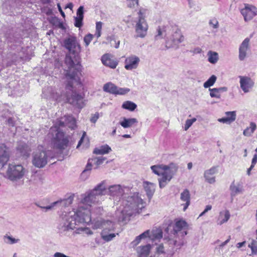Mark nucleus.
I'll return each instance as SVG.
<instances>
[{"label": "nucleus", "mask_w": 257, "mask_h": 257, "mask_svg": "<svg viewBox=\"0 0 257 257\" xmlns=\"http://www.w3.org/2000/svg\"><path fill=\"white\" fill-rule=\"evenodd\" d=\"M64 47L67 49L70 53L74 54V59L69 55H66L65 63L68 66L65 77L76 81H79V76L81 70V66L79 63L78 54L81 51V47L79 43L74 36H70L64 40Z\"/></svg>", "instance_id": "nucleus-1"}, {"label": "nucleus", "mask_w": 257, "mask_h": 257, "mask_svg": "<svg viewBox=\"0 0 257 257\" xmlns=\"http://www.w3.org/2000/svg\"><path fill=\"white\" fill-rule=\"evenodd\" d=\"M68 126L74 129L76 125L75 119L72 116H64L57 120L54 126L51 127L49 134L51 136V143L54 148L65 149L68 145L69 140L60 127Z\"/></svg>", "instance_id": "nucleus-2"}, {"label": "nucleus", "mask_w": 257, "mask_h": 257, "mask_svg": "<svg viewBox=\"0 0 257 257\" xmlns=\"http://www.w3.org/2000/svg\"><path fill=\"white\" fill-rule=\"evenodd\" d=\"M80 207L76 211L73 210L68 213L63 214L61 217L58 228L61 231H66L73 229L79 223H89L91 221L90 212L88 210L84 209L82 212Z\"/></svg>", "instance_id": "nucleus-3"}, {"label": "nucleus", "mask_w": 257, "mask_h": 257, "mask_svg": "<svg viewBox=\"0 0 257 257\" xmlns=\"http://www.w3.org/2000/svg\"><path fill=\"white\" fill-rule=\"evenodd\" d=\"M123 208L117 210L116 214L118 221H123L136 213H140L145 206V202L139 196V193H134L123 201Z\"/></svg>", "instance_id": "nucleus-4"}, {"label": "nucleus", "mask_w": 257, "mask_h": 257, "mask_svg": "<svg viewBox=\"0 0 257 257\" xmlns=\"http://www.w3.org/2000/svg\"><path fill=\"white\" fill-rule=\"evenodd\" d=\"M66 78L68 81L66 86L67 93L63 95L59 94L57 92L53 90L51 93V98L57 102H67L78 108L83 107L84 105L83 97L81 95L77 94L75 91H74L72 87L73 83H79L80 79L79 81H76L74 80L67 78L66 77Z\"/></svg>", "instance_id": "nucleus-5"}, {"label": "nucleus", "mask_w": 257, "mask_h": 257, "mask_svg": "<svg viewBox=\"0 0 257 257\" xmlns=\"http://www.w3.org/2000/svg\"><path fill=\"white\" fill-rule=\"evenodd\" d=\"M107 188L105 181H102L97 185L93 189L86 192L81 195L80 205L78 208L82 207V212L84 209L90 210L87 208L99 201V197L106 194Z\"/></svg>", "instance_id": "nucleus-6"}, {"label": "nucleus", "mask_w": 257, "mask_h": 257, "mask_svg": "<svg viewBox=\"0 0 257 257\" xmlns=\"http://www.w3.org/2000/svg\"><path fill=\"white\" fill-rule=\"evenodd\" d=\"M42 149V146H39L32 154V164L38 168H44L52 158L49 151L44 150Z\"/></svg>", "instance_id": "nucleus-7"}, {"label": "nucleus", "mask_w": 257, "mask_h": 257, "mask_svg": "<svg viewBox=\"0 0 257 257\" xmlns=\"http://www.w3.org/2000/svg\"><path fill=\"white\" fill-rule=\"evenodd\" d=\"M26 169L21 165L10 164L7 171L6 175L10 180L17 181L25 175Z\"/></svg>", "instance_id": "nucleus-8"}, {"label": "nucleus", "mask_w": 257, "mask_h": 257, "mask_svg": "<svg viewBox=\"0 0 257 257\" xmlns=\"http://www.w3.org/2000/svg\"><path fill=\"white\" fill-rule=\"evenodd\" d=\"M138 14L139 17L135 26L136 35L138 37L144 38L147 34L148 25L141 11Z\"/></svg>", "instance_id": "nucleus-9"}, {"label": "nucleus", "mask_w": 257, "mask_h": 257, "mask_svg": "<svg viewBox=\"0 0 257 257\" xmlns=\"http://www.w3.org/2000/svg\"><path fill=\"white\" fill-rule=\"evenodd\" d=\"M178 167L174 163L169 164V169L165 171L161 175L162 177L159 179V186L161 188L165 187L167 184L172 179L173 176L178 170Z\"/></svg>", "instance_id": "nucleus-10"}, {"label": "nucleus", "mask_w": 257, "mask_h": 257, "mask_svg": "<svg viewBox=\"0 0 257 257\" xmlns=\"http://www.w3.org/2000/svg\"><path fill=\"white\" fill-rule=\"evenodd\" d=\"M188 225L187 223L183 219L176 220L173 228V234L175 235H180L183 237L187 234Z\"/></svg>", "instance_id": "nucleus-11"}, {"label": "nucleus", "mask_w": 257, "mask_h": 257, "mask_svg": "<svg viewBox=\"0 0 257 257\" xmlns=\"http://www.w3.org/2000/svg\"><path fill=\"white\" fill-rule=\"evenodd\" d=\"M240 13L244 21L248 22L257 15V8L254 6L246 4H244V8L240 10Z\"/></svg>", "instance_id": "nucleus-12"}, {"label": "nucleus", "mask_w": 257, "mask_h": 257, "mask_svg": "<svg viewBox=\"0 0 257 257\" xmlns=\"http://www.w3.org/2000/svg\"><path fill=\"white\" fill-rule=\"evenodd\" d=\"M250 39L246 38L240 44L239 47L238 59L243 61L246 58L248 52L250 50Z\"/></svg>", "instance_id": "nucleus-13"}, {"label": "nucleus", "mask_w": 257, "mask_h": 257, "mask_svg": "<svg viewBox=\"0 0 257 257\" xmlns=\"http://www.w3.org/2000/svg\"><path fill=\"white\" fill-rule=\"evenodd\" d=\"M140 62V58L135 55H131L125 58L124 68L127 70H132L137 69Z\"/></svg>", "instance_id": "nucleus-14"}, {"label": "nucleus", "mask_w": 257, "mask_h": 257, "mask_svg": "<svg viewBox=\"0 0 257 257\" xmlns=\"http://www.w3.org/2000/svg\"><path fill=\"white\" fill-rule=\"evenodd\" d=\"M114 222L109 220H98L94 224V228L95 229L102 228V231L107 232V231L113 230L115 228Z\"/></svg>", "instance_id": "nucleus-15"}, {"label": "nucleus", "mask_w": 257, "mask_h": 257, "mask_svg": "<svg viewBox=\"0 0 257 257\" xmlns=\"http://www.w3.org/2000/svg\"><path fill=\"white\" fill-rule=\"evenodd\" d=\"M73 196H70L65 200H58L52 203L50 205L47 206H42L37 204V206L41 209H45L46 211L53 209L56 205H60L62 206H67L72 203Z\"/></svg>", "instance_id": "nucleus-16"}, {"label": "nucleus", "mask_w": 257, "mask_h": 257, "mask_svg": "<svg viewBox=\"0 0 257 257\" xmlns=\"http://www.w3.org/2000/svg\"><path fill=\"white\" fill-rule=\"evenodd\" d=\"M239 78L240 87L244 93L249 92V89H250L254 84L253 81L249 77L246 76H239Z\"/></svg>", "instance_id": "nucleus-17"}, {"label": "nucleus", "mask_w": 257, "mask_h": 257, "mask_svg": "<svg viewBox=\"0 0 257 257\" xmlns=\"http://www.w3.org/2000/svg\"><path fill=\"white\" fill-rule=\"evenodd\" d=\"M76 17H74V26L79 29L83 26V20L84 18V7L80 6L77 10Z\"/></svg>", "instance_id": "nucleus-18"}, {"label": "nucleus", "mask_w": 257, "mask_h": 257, "mask_svg": "<svg viewBox=\"0 0 257 257\" xmlns=\"http://www.w3.org/2000/svg\"><path fill=\"white\" fill-rule=\"evenodd\" d=\"M124 190L120 185H113L110 186L107 190L106 193L111 196H120L123 193Z\"/></svg>", "instance_id": "nucleus-19"}, {"label": "nucleus", "mask_w": 257, "mask_h": 257, "mask_svg": "<svg viewBox=\"0 0 257 257\" xmlns=\"http://www.w3.org/2000/svg\"><path fill=\"white\" fill-rule=\"evenodd\" d=\"M151 248L152 245L150 244L138 246L136 249L138 256L148 257L150 254Z\"/></svg>", "instance_id": "nucleus-20"}, {"label": "nucleus", "mask_w": 257, "mask_h": 257, "mask_svg": "<svg viewBox=\"0 0 257 257\" xmlns=\"http://www.w3.org/2000/svg\"><path fill=\"white\" fill-rule=\"evenodd\" d=\"M216 167H213L206 170L204 173V177L205 181L210 184H213L215 182V177L214 175L216 173Z\"/></svg>", "instance_id": "nucleus-21"}, {"label": "nucleus", "mask_w": 257, "mask_h": 257, "mask_svg": "<svg viewBox=\"0 0 257 257\" xmlns=\"http://www.w3.org/2000/svg\"><path fill=\"white\" fill-rule=\"evenodd\" d=\"M9 154L7 149L4 145H0V169L6 164L9 160Z\"/></svg>", "instance_id": "nucleus-22"}, {"label": "nucleus", "mask_w": 257, "mask_h": 257, "mask_svg": "<svg viewBox=\"0 0 257 257\" xmlns=\"http://www.w3.org/2000/svg\"><path fill=\"white\" fill-rule=\"evenodd\" d=\"M183 36L179 30H176L171 35L170 39L172 44L170 45L169 47L177 45L183 41Z\"/></svg>", "instance_id": "nucleus-23"}, {"label": "nucleus", "mask_w": 257, "mask_h": 257, "mask_svg": "<svg viewBox=\"0 0 257 257\" xmlns=\"http://www.w3.org/2000/svg\"><path fill=\"white\" fill-rule=\"evenodd\" d=\"M102 63L106 66L114 69L118 64L117 62L110 58L109 54L104 55L101 58Z\"/></svg>", "instance_id": "nucleus-24"}, {"label": "nucleus", "mask_w": 257, "mask_h": 257, "mask_svg": "<svg viewBox=\"0 0 257 257\" xmlns=\"http://www.w3.org/2000/svg\"><path fill=\"white\" fill-rule=\"evenodd\" d=\"M143 186L146 192L148 197L149 199H151L155 191V184L153 183L145 181L143 183Z\"/></svg>", "instance_id": "nucleus-25"}, {"label": "nucleus", "mask_w": 257, "mask_h": 257, "mask_svg": "<svg viewBox=\"0 0 257 257\" xmlns=\"http://www.w3.org/2000/svg\"><path fill=\"white\" fill-rule=\"evenodd\" d=\"M230 214L229 210H224L220 211L217 220V224L218 225H222L226 222L230 218Z\"/></svg>", "instance_id": "nucleus-26"}, {"label": "nucleus", "mask_w": 257, "mask_h": 257, "mask_svg": "<svg viewBox=\"0 0 257 257\" xmlns=\"http://www.w3.org/2000/svg\"><path fill=\"white\" fill-rule=\"evenodd\" d=\"M229 189L231 197H234L238 194L242 193L243 190L241 185L239 184L236 185L234 182L231 184Z\"/></svg>", "instance_id": "nucleus-27"}, {"label": "nucleus", "mask_w": 257, "mask_h": 257, "mask_svg": "<svg viewBox=\"0 0 257 257\" xmlns=\"http://www.w3.org/2000/svg\"><path fill=\"white\" fill-rule=\"evenodd\" d=\"M180 199L182 201L185 202L183 204L184 205L183 210L185 211L188 208L190 202V195L188 190L185 189L181 193Z\"/></svg>", "instance_id": "nucleus-28"}, {"label": "nucleus", "mask_w": 257, "mask_h": 257, "mask_svg": "<svg viewBox=\"0 0 257 257\" xmlns=\"http://www.w3.org/2000/svg\"><path fill=\"white\" fill-rule=\"evenodd\" d=\"M169 165H154L151 166V168L153 172L155 174L160 176L164 173L165 171L169 169Z\"/></svg>", "instance_id": "nucleus-29"}, {"label": "nucleus", "mask_w": 257, "mask_h": 257, "mask_svg": "<svg viewBox=\"0 0 257 257\" xmlns=\"http://www.w3.org/2000/svg\"><path fill=\"white\" fill-rule=\"evenodd\" d=\"M163 237V231L160 228H153L150 231V239L154 241L159 240Z\"/></svg>", "instance_id": "nucleus-30"}, {"label": "nucleus", "mask_w": 257, "mask_h": 257, "mask_svg": "<svg viewBox=\"0 0 257 257\" xmlns=\"http://www.w3.org/2000/svg\"><path fill=\"white\" fill-rule=\"evenodd\" d=\"M18 151L21 155L24 157H28L31 151L29 146L26 144L21 143L17 147Z\"/></svg>", "instance_id": "nucleus-31"}, {"label": "nucleus", "mask_w": 257, "mask_h": 257, "mask_svg": "<svg viewBox=\"0 0 257 257\" xmlns=\"http://www.w3.org/2000/svg\"><path fill=\"white\" fill-rule=\"evenodd\" d=\"M226 115H230V117H225L218 119L219 122L226 123H230L235 120V111H227L225 112Z\"/></svg>", "instance_id": "nucleus-32"}, {"label": "nucleus", "mask_w": 257, "mask_h": 257, "mask_svg": "<svg viewBox=\"0 0 257 257\" xmlns=\"http://www.w3.org/2000/svg\"><path fill=\"white\" fill-rule=\"evenodd\" d=\"M137 122L138 120L135 118H126L124 117L123 120L119 122V124L125 128L131 127L134 124Z\"/></svg>", "instance_id": "nucleus-33"}, {"label": "nucleus", "mask_w": 257, "mask_h": 257, "mask_svg": "<svg viewBox=\"0 0 257 257\" xmlns=\"http://www.w3.org/2000/svg\"><path fill=\"white\" fill-rule=\"evenodd\" d=\"M111 151L110 147L107 145H105L95 148L93 151V153L96 155H103L109 153Z\"/></svg>", "instance_id": "nucleus-34"}, {"label": "nucleus", "mask_w": 257, "mask_h": 257, "mask_svg": "<svg viewBox=\"0 0 257 257\" xmlns=\"http://www.w3.org/2000/svg\"><path fill=\"white\" fill-rule=\"evenodd\" d=\"M116 89L117 86L111 82L106 83L103 87V90L104 91L114 95L115 94Z\"/></svg>", "instance_id": "nucleus-35"}, {"label": "nucleus", "mask_w": 257, "mask_h": 257, "mask_svg": "<svg viewBox=\"0 0 257 257\" xmlns=\"http://www.w3.org/2000/svg\"><path fill=\"white\" fill-rule=\"evenodd\" d=\"M256 128V124L253 122H251L249 124V126L243 131V135L246 137H250Z\"/></svg>", "instance_id": "nucleus-36"}, {"label": "nucleus", "mask_w": 257, "mask_h": 257, "mask_svg": "<svg viewBox=\"0 0 257 257\" xmlns=\"http://www.w3.org/2000/svg\"><path fill=\"white\" fill-rule=\"evenodd\" d=\"M92 163H93L91 162V159H89L85 169L84 170L81 175V177L83 180L86 179L89 176V171L92 169Z\"/></svg>", "instance_id": "nucleus-37"}, {"label": "nucleus", "mask_w": 257, "mask_h": 257, "mask_svg": "<svg viewBox=\"0 0 257 257\" xmlns=\"http://www.w3.org/2000/svg\"><path fill=\"white\" fill-rule=\"evenodd\" d=\"M122 108L125 109H127L130 111H134L137 107V105L134 102L131 101H124L122 106Z\"/></svg>", "instance_id": "nucleus-38"}, {"label": "nucleus", "mask_w": 257, "mask_h": 257, "mask_svg": "<svg viewBox=\"0 0 257 257\" xmlns=\"http://www.w3.org/2000/svg\"><path fill=\"white\" fill-rule=\"evenodd\" d=\"M91 159V162L95 166L94 169H97L98 167L102 164L103 162L106 160V158L103 157H96Z\"/></svg>", "instance_id": "nucleus-39"}, {"label": "nucleus", "mask_w": 257, "mask_h": 257, "mask_svg": "<svg viewBox=\"0 0 257 257\" xmlns=\"http://www.w3.org/2000/svg\"><path fill=\"white\" fill-rule=\"evenodd\" d=\"M208 61L212 64H215L218 60V54L215 52L209 51L208 53Z\"/></svg>", "instance_id": "nucleus-40"}, {"label": "nucleus", "mask_w": 257, "mask_h": 257, "mask_svg": "<svg viewBox=\"0 0 257 257\" xmlns=\"http://www.w3.org/2000/svg\"><path fill=\"white\" fill-rule=\"evenodd\" d=\"M217 77L215 75H212L204 83L203 86L205 88H208L212 86L216 80Z\"/></svg>", "instance_id": "nucleus-41"}, {"label": "nucleus", "mask_w": 257, "mask_h": 257, "mask_svg": "<svg viewBox=\"0 0 257 257\" xmlns=\"http://www.w3.org/2000/svg\"><path fill=\"white\" fill-rule=\"evenodd\" d=\"M4 241L7 244H12L18 242L19 239L13 238L11 236L6 235L4 236Z\"/></svg>", "instance_id": "nucleus-42"}, {"label": "nucleus", "mask_w": 257, "mask_h": 257, "mask_svg": "<svg viewBox=\"0 0 257 257\" xmlns=\"http://www.w3.org/2000/svg\"><path fill=\"white\" fill-rule=\"evenodd\" d=\"M106 232H107L102 231L101 233V238L106 241H110L115 236V234L114 233L106 234Z\"/></svg>", "instance_id": "nucleus-43"}, {"label": "nucleus", "mask_w": 257, "mask_h": 257, "mask_svg": "<svg viewBox=\"0 0 257 257\" xmlns=\"http://www.w3.org/2000/svg\"><path fill=\"white\" fill-rule=\"evenodd\" d=\"M248 247L251 250L252 254H257V241L252 239L251 242L248 245Z\"/></svg>", "instance_id": "nucleus-44"}, {"label": "nucleus", "mask_w": 257, "mask_h": 257, "mask_svg": "<svg viewBox=\"0 0 257 257\" xmlns=\"http://www.w3.org/2000/svg\"><path fill=\"white\" fill-rule=\"evenodd\" d=\"M209 90L210 91V95L211 97H215L216 98H220L221 95L219 93L218 90L217 89V88H209Z\"/></svg>", "instance_id": "nucleus-45"}, {"label": "nucleus", "mask_w": 257, "mask_h": 257, "mask_svg": "<svg viewBox=\"0 0 257 257\" xmlns=\"http://www.w3.org/2000/svg\"><path fill=\"white\" fill-rule=\"evenodd\" d=\"M169 244L176 247L177 249H179L183 246L184 243L183 241H178L176 239H170Z\"/></svg>", "instance_id": "nucleus-46"}, {"label": "nucleus", "mask_w": 257, "mask_h": 257, "mask_svg": "<svg viewBox=\"0 0 257 257\" xmlns=\"http://www.w3.org/2000/svg\"><path fill=\"white\" fill-rule=\"evenodd\" d=\"M130 91L128 88H121L117 86L115 95H124Z\"/></svg>", "instance_id": "nucleus-47"}, {"label": "nucleus", "mask_w": 257, "mask_h": 257, "mask_svg": "<svg viewBox=\"0 0 257 257\" xmlns=\"http://www.w3.org/2000/svg\"><path fill=\"white\" fill-rule=\"evenodd\" d=\"M155 250V253L157 255H160L165 253L164 246L163 243L157 244Z\"/></svg>", "instance_id": "nucleus-48"}, {"label": "nucleus", "mask_w": 257, "mask_h": 257, "mask_svg": "<svg viewBox=\"0 0 257 257\" xmlns=\"http://www.w3.org/2000/svg\"><path fill=\"white\" fill-rule=\"evenodd\" d=\"M107 40L108 41H110V43L112 46L113 45V44H112V41H113L114 42V45H113V46L115 48H118L119 47L120 41H116L114 36L108 37L107 38Z\"/></svg>", "instance_id": "nucleus-49"}, {"label": "nucleus", "mask_w": 257, "mask_h": 257, "mask_svg": "<svg viewBox=\"0 0 257 257\" xmlns=\"http://www.w3.org/2000/svg\"><path fill=\"white\" fill-rule=\"evenodd\" d=\"M196 121V118H193L190 119H187L185 122V124L184 125V130L187 131L192 125V124Z\"/></svg>", "instance_id": "nucleus-50"}, {"label": "nucleus", "mask_w": 257, "mask_h": 257, "mask_svg": "<svg viewBox=\"0 0 257 257\" xmlns=\"http://www.w3.org/2000/svg\"><path fill=\"white\" fill-rule=\"evenodd\" d=\"M127 6L130 8H135L138 5V0H126Z\"/></svg>", "instance_id": "nucleus-51"}, {"label": "nucleus", "mask_w": 257, "mask_h": 257, "mask_svg": "<svg viewBox=\"0 0 257 257\" xmlns=\"http://www.w3.org/2000/svg\"><path fill=\"white\" fill-rule=\"evenodd\" d=\"M157 34L155 36V39H158L161 38L163 37V34L165 32L164 28H161L160 27H159L157 30Z\"/></svg>", "instance_id": "nucleus-52"}, {"label": "nucleus", "mask_w": 257, "mask_h": 257, "mask_svg": "<svg viewBox=\"0 0 257 257\" xmlns=\"http://www.w3.org/2000/svg\"><path fill=\"white\" fill-rule=\"evenodd\" d=\"M93 37V36L91 34H89L84 37V42L86 46H88L89 45L90 42L92 40Z\"/></svg>", "instance_id": "nucleus-53"}, {"label": "nucleus", "mask_w": 257, "mask_h": 257, "mask_svg": "<svg viewBox=\"0 0 257 257\" xmlns=\"http://www.w3.org/2000/svg\"><path fill=\"white\" fill-rule=\"evenodd\" d=\"M209 24L214 29H217L219 27L218 22L216 19L210 20Z\"/></svg>", "instance_id": "nucleus-54"}, {"label": "nucleus", "mask_w": 257, "mask_h": 257, "mask_svg": "<svg viewBox=\"0 0 257 257\" xmlns=\"http://www.w3.org/2000/svg\"><path fill=\"white\" fill-rule=\"evenodd\" d=\"M139 235L140 236L142 239H145L148 237L150 239V230H147Z\"/></svg>", "instance_id": "nucleus-55"}, {"label": "nucleus", "mask_w": 257, "mask_h": 257, "mask_svg": "<svg viewBox=\"0 0 257 257\" xmlns=\"http://www.w3.org/2000/svg\"><path fill=\"white\" fill-rule=\"evenodd\" d=\"M142 238H141L140 235H138L136 237L135 240L133 241L131 244L134 246H137L141 241Z\"/></svg>", "instance_id": "nucleus-56"}, {"label": "nucleus", "mask_w": 257, "mask_h": 257, "mask_svg": "<svg viewBox=\"0 0 257 257\" xmlns=\"http://www.w3.org/2000/svg\"><path fill=\"white\" fill-rule=\"evenodd\" d=\"M78 232L80 233V231H85L86 233L88 234H92V232L88 228H79L78 229Z\"/></svg>", "instance_id": "nucleus-57"}, {"label": "nucleus", "mask_w": 257, "mask_h": 257, "mask_svg": "<svg viewBox=\"0 0 257 257\" xmlns=\"http://www.w3.org/2000/svg\"><path fill=\"white\" fill-rule=\"evenodd\" d=\"M99 118V114L98 113H96L94 114V115L93 116L91 117V119H90V121L91 122H93V123H95L97 120L98 119V118Z\"/></svg>", "instance_id": "nucleus-58"}, {"label": "nucleus", "mask_w": 257, "mask_h": 257, "mask_svg": "<svg viewBox=\"0 0 257 257\" xmlns=\"http://www.w3.org/2000/svg\"><path fill=\"white\" fill-rule=\"evenodd\" d=\"M7 121H8V123L10 126H14L15 124V120L12 117L9 118Z\"/></svg>", "instance_id": "nucleus-59"}, {"label": "nucleus", "mask_w": 257, "mask_h": 257, "mask_svg": "<svg viewBox=\"0 0 257 257\" xmlns=\"http://www.w3.org/2000/svg\"><path fill=\"white\" fill-rule=\"evenodd\" d=\"M102 23L101 22H98L96 23V30L101 31L102 29Z\"/></svg>", "instance_id": "nucleus-60"}, {"label": "nucleus", "mask_w": 257, "mask_h": 257, "mask_svg": "<svg viewBox=\"0 0 257 257\" xmlns=\"http://www.w3.org/2000/svg\"><path fill=\"white\" fill-rule=\"evenodd\" d=\"M54 257H69L68 256H67V255H65L64 254L61 253V252H57L55 253L54 254Z\"/></svg>", "instance_id": "nucleus-61"}, {"label": "nucleus", "mask_w": 257, "mask_h": 257, "mask_svg": "<svg viewBox=\"0 0 257 257\" xmlns=\"http://www.w3.org/2000/svg\"><path fill=\"white\" fill-rule=\"evenodd\" d=\"M217 89L218 90L219 93L220 94L221 92H226L227 91L228 88L226 87H221L219 88H217Z\"/></svg>", "instance_id": "nucleus-62"}, {"label": "nucleus", "mask_w": 257, "mask_h": 257, "mask_svg": "<svg viewBox=\"0 0 257 257\" xmlns=\"http://www.w3.org/2000/svg\"><path fill=\"white\" fill-rule=\"evenodd\" d=\"M57 7H58V10H59V11L60 12L61 16L63 17H65V13L64 12L62 11V9H61V7L60 6V4H57Z\"/></svg>", "instance_id": "nucleus-63"}, {"label": "nucleus", "mask_w": 257, "mask_h": 257, "mask_svg": "<svg viewBox=\"0 0 257 257\" xmlns=\"http://www.w3.org/2000/svg\"><path fill=\"white\" fill-rule=\"evenodd\" d=\"M257 162V155L255 154L252 159L251 164L255 165Z\"/></svg>", "instance_id": "nucleus-64"}]
</instances>
